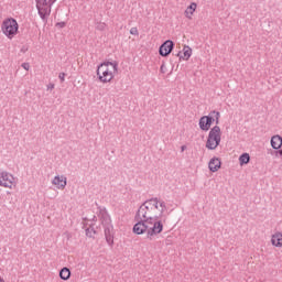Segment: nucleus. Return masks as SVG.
Returning <instances> with one entry per match:
<instances>
[{
  "mask_svg": "<svg viewBox=\"0 0 282 282\" xmlns=\"http://www.w3.org/2000/svg\"><path fill=\"white\" fill-rule=\"evenodd\" d=\"M58 78L61 83H65V73H59Z\"/></svg>",
  "mask_w": 282,
  "mask_h": 282,
  "instance_id": "25",
  "label": "nucleus"
},
{
  "mask_svg": "<svg viewBox=\"0 0 282 282\" xmlns=\"http://www.w3.org/2000/svg\"><path fill=\"white\" fill-rule=\"evenodd\" d=\"M69 276H72V271H69V268L64 267L59 271V279H62V281H69Z\"/></svg>",
  "mask_w": 282,
  "mask_h": 282,
  "instance_id": "17",
  "label": "nucleus"
},
{
  "mask_svg": "<svg viewBox=\"0 0 282 282\" xmlns=\"http://www.w3.org/2000/svg\"><path fill=\"white\" fill-rule=\"evenodd\" d=\"M52 184L63 191L67 186V177L57 175L53 178Z\"/></svg>",
  "mask_w": 282,
  "mask_h": 282,
  "instance_id": "11",
  "label": "nucleus"
},
{
  "mask_svg": "<svg viewBox=\"0 0 282 282\" xmlns=\"http://www.w3.org/2000/svg\"><path fill=\"white\" fill-rule=\"evenodd\" d=\"M47 89H54V84H48Z\"/></svg>",
  "mask_w": 282,
  "mask_h": 282,
  "instance_id": "30",
  "label": "nucleus"
},
{
  "mask_svg": "<svg viewBox=\"0 0 282 282\" xmlns=\"http://www.w3.org/2000/svg\"><path fill=\"white\" fill-rule=\"evenodd\" d=\"M39 15L42 21H47V17L52 14V6L56 3V0H35Z\"/></svg>",
  "mask_w": 282,
  "mask_h": 282,
  "instance_id": "4",
  "label": "nucleus"
},
{
  "mask_svg": "<svg viewBox=\"0 0 282 282\" xmlns=\"http://www.w3.org/2000/svg\"><path fill=\"white\" fill-rule=\"evenodd\" d=\"M198 126L202 131H208L210 129V126L207 124L206 116L200 117Z\"/></svg>",
  "mask_w": 282,
  "mask_h": 282,
  "instance_id": "18",
  "label": "nucleus"
},
{
  "mask_svg": "<svg viewBox=\"0 0 282 282\" xmlns=\"http://www.w3.org/2000/svg\"><path fill=\"white\" fill-rule=\"evenodd\" d=\"M274 154H275V156L276 158H282V150H276L275 152H274Z\"/></svg>",
  "mask_w": 282,
  "mask_h": 282,
  "instance_id": "27",
  "label": "nucleus"
},
{
  "mask_svg": "<svg viewBox=\"0 0 282 282\" xmlns=\"http://www.w3.org/2000/svg\"><path fill=\"white\" fill-rule=\"evenodd\" d=\"M239 164H240V166H243V164H250V154L249 153H242L239 156Z\"/></svg>",
  "mask_w": 282,
  "mask_h": 282,
  "instance_id": "19",
  "label": "nucleus"
},
{
  "mask_svg": "<svg viewBox=\"0 0 282 282\" xmlns=\"http://www.w3.org/2000/svg\"><path fill=\"white\" fill-rule=\"evenodd\" d=\"M98 217H99L102 226H107V225L111 224V216H109L107 208L99 207Z\"/></svg>",
  "mask_w": 282,
  "mask_h": 282,
  "instance_id": "9",
  "label": "nucleus"
},
{
  "mask_svg": "<svg viewBox=\"0 0 282 282\" xmlns=\"http://www.w3.org/2000/svg\"><path fill=\"white\" fill-rule=\"evenodd\" d=\"M195 10H197V3L192 2L184 12L186 19L191 21L193 19V14H195Z\"/></svg>",
  "mask_w": 282,
  "mask_h": 282,
  "instance_id": "13",
  "label": "nucleus"
},
{
  "mask_svg": "<svg viewBox=\"0 0 282 282\" xmlns=\"http://www.w3.org/2000/svg\"><path fill=\"white\" fill-rule=\"evenodd\" d=\"M1 31L4 36L14 39L19 34V22L14 18H7L1 25Z\"/></svg>",
  "mask_w": 282,
  "mask_h": 282,
  "instance_id": "2",
  "label": "nucleus"
},
{
  "mask_svg": "<svg viewBox=\"0 0 282 282\" xmlns=\"http://www.w3.org/2000/svg\"><path fill=\"white\" fill-rule=\"evenodd\" d=\"M57 28H64L65 26V22H59L56 24Z\"/></svg>",
  "mask_w": 282,
  "mask_h": 282,
  "instance_id": "28",
  "label": "nucleus"
},
{
  "mask_svg": "<svg viewBox=\"0 0 282 282\" xmlns=\"http://www.w3.org/2000/svg\"><path fill=\"white\" fill-rule=\"evenodd\" d=\"M91 221H98V218L96 216H93Z\"/></svg>",
  "mask_w": 282,
  "mask_h": 282,
  "instance_id": "32",
  "label": "nucleus"
},
{
  "mask_svg": "<svg viewBox=\"0 0 282 282\" xmlns=\"http://www.w3.org/2000/svg\"><path fill=\"white\" fill-rule=\"evenodd\" d=\"M272 246H275V248H282V234L276 232L271 238Z\"/></svg>",
  "mask_w": 282,
  "mask_h": 282,
  "instance_id": "16",
  "label": "nucleus"
},
{
  "mask_svg": "<svg viewBox=\"0 0 282 282\" xmlns=\"http://www.w3.org/2000/svg\"><path fill=\"white\" fill-rule=\"evenodd\" d=\"M174 47L175 43L171 40H166L159 48L160 56H169Z\"/></svg>",
  "mask_w": 282,
  "mask_h": 282,
  "instance_id": "7",
  "label": "nucleus"
},
{
  "mask_svg": "<svg viewBox=\"0 0 282 282\" xmlns=\"http://www.w3.org/2000/svg\"><path fill=\"white\" fill-rule=\"evenodd\" d=\"M209 171H212V173H217V171H219L221 169V160H219V158H213L209 163Z\"/></svg>",
  "mask_w": 282,
  "mask_h": 282,
  "instance_id": "12",
  "label": "nucleus"
},
{
  "mask_svg": "<svg viewBox=\"0 0 282 282\" xmlns=\"http://www.w3.org/2000/svg\"><path fill=\"white\" fill-rule=\"evenodd\" d=\"M192 55H193V48H191L189 46H184L183 55H182V52H178L176 54V56H178L180 58H183V61H188V58H191Z\"/></svg>",
  "mask_w": 282,
  "mask_h": 282,
  "instance_id": "14",
  "label": "nucleus"
},
{
  "mask_svg": "<svg viewBox=\"0 0 282 282\" xmlns=\"http://www.w3.org/2000/svg\"><path fill=\"white\" fill-rule=\"evenodd\" d=\"M97 76L100 83H111L113 80V73L109 68L98 66Z\"/></svg>",
  "mask_w": 282,
  "mask_h": 282,
  "instance_id": "6",
  "label": "nucleus"
},
{
  "mask_svg": "<svg viewBox=\"0 0 282 282\" xmlns=\"http://www.w3.org/2000/svg\"><path fill=\"white\" fill-rule=\"evenodd\" d=\"M219 118H221V115L217 110H213L209 112L208 116H205L206 122L209 126V129L213 124V122H216V124H219Z\"/></svg>",
  "mask_w": 282,
  "mask_h": 282,
  "instance_id": "10",
  "label": "nucleus"
},
{
  "mask_svg": "<svg viewBox=\"0 0 282 282\" xmlns=\"http://www.w3.org/2000/svg\"><path fill=\"white\" fill-rule=\"evenodd\" d=\"M219 144H221V128H219V126H215L210 129L207 137L206 149L215 151Z\"/></svg>",
  "mask_w": 282,
  "mask_h": 282,
  "instance_id": "3",
  "label": "nucleus"
},
{
  "mask_svg": "<svg viewBox=\"0 0 282 282\" xmlns=\"http://www.w3.org/2000/svg\"><path fill=\"white\" fill-rule=\"evenodd\" d=\"M23 69H25L26 72L30 70V63H23L22 64Z\"/></svg>",
  "mask_w": 282,
  "mask_h": 282,
  "instance_id": "26",
  "label": "nucleus"
},
{
  "mask_svg": "<svg viewBox=\"0 0 282 282\" xmlns=\"http://www.w3.org/2000/svg\"><path fill=\"white\" fill-rule=\"evenodd\" d=\"M130 34H132V36H138V34H139L138 28H131L130 29Z\"/></svg>",
  "mask_w": 282,
  "mask_h": 282,
  "instance_id": "23",
  "label": "nucleus"
},
{
  "mask_svg": "<svg viewBox=\"0 0 282 282\" xmlns=\"http://www.w3.org/2000/svg\"><path fill=\"white\" fill-rule=\"evenodd\" d=\"M0 282H3V279L0 278Z\"/></svg>",
  "mask_w": 282,
  "mask_h": 282,
  "instance_id": "33",
  "label": "nucleus"
},
{
  "mask_svg": "<svg viewBox=\"0 0 282 282\" xmlns=\"http://www.w3.org/2000/svg\"><path fill=\"white\" fill-rule=\"evenodd\" d=\"M186 149V145H182L181 147V151H182V153H184V150Z\"/></svg>",
  "mask_w": 282,
  "mask_h": 282,
  "instance_id": "31",
  "label": "nucleus"
},
{
  "mask_svg": "<svg viewBox=\"0 0 282 282\" xmlns=\"http://www.w3.org/2000/svg\"><path fill=\"white\" fill-rule=\"evenodd\" d=\"M105 23H101L99 26H98V30H105Z\"/></svg>",
  "mask_w": 282,
  "mask_h": 282,
  "instance_id": "29",
  "label": "nucleus"
},
{
  "mask_svg": "<svg viewBox=\"0 0 282 282\" xmlns=\"http://www.w3.org/2000/svg\"><path fill=\"white\" fill-rule=\"evenodd\" d=\"M161 74H166V65L163 63L160 67Z\"/></svg>",
  "mask_w": 282,
  "mask_h": 282,
  "instance_id": "24",
  "label": "nucleus"
},
{
  "mask_svg": "<svg viewBox=\"0 0 282 282\" xmlns=\"http://www.w3.org/2000/svg\"><path fill=\"white\" fill-rule=\"evenodd\" d=\"M159 204H160V207H161V212H160L159 217H160V219H162V215H164V210H166V203L164 200H161V202H159Z\"/></svg>",
  "mask_w": 282,
  "mask_h": 282,
  "instance_id": "22",
  "label": "nucleus"
},
{
  "mask_svg": "<svg viewBox=\"0 0 282 282\" xmlns=\"http://www.w3.org/2000/svg\"><path fill=\"white\" fill-rule=\"evenodd\" d=\"M105 238L108 246H113V237L116 231L113 230V225L110 223L108 225H104Z\"/></svg>",
  "mask_w": 282,
  "mask_h": 282,
  "instance_id": "8",
  "label": "nucleus"
},
{
  "mask_svg": "<svg viewBox=\"0 0 282 282\" xmlns=\"http://www.w3.org/2000/svg\"><path fill=\"white\" fill-rule=\"evenodd\" d=\"M17 185V181L14 178V175H12L10 172H0V186L3 188H12V186Z\"/></svg>",
  "mask_w": 282,
  "mask_h": 282,
  "instance_id": "5",
  "label": "nucleus"
},
{
  "mask_svg": "<svg viewBox=\"0 0 282 282\" xmlns=\"http://www.w3.org/2000/svg\"><path fill=\"white\" fill-rule=\"evenodd\" d=\"M95 235H98V231L94 228V224H90L89 228H86V237L94 239Z\"/></svg>",
  "mask_w": 282,
  "mask_h": 282,
  "instance_id": "20",
  "label": "nucleus"
},
{
  "mask_svg": "<svg viewBox=\"0 0 282 282\" xmlns=\"http://www.w3.org/2000/svg\"><path fill=\"white\" fill-rule=\"evenodd\" d=\"M271 147L275 151H279V149H281V147H282V138H281V135L275 134V135H273L271 138Z\"/></svg>",
  "mask_w": 282,
  "mask_h": 282,
  "instance_id": "15",
  "label": "nucleus"
},
{
  "mask_svg": "<svg viewBox=\"0 0 282 282\" xmlns=\"http://www.w3.org/2000/svg\"><path fill=\"white\" fill-rule=\"evenodd\" d=\"M160 205L158 197L147 199L137 210L134 215V221H137L132 228L134 235H147L149 241H153L158 235L164 230V223L160 219V216L155 215Z\"/></svg>",
  "mask_w": 282,
  "mask_h": 282,
  "instance_id": "1",
  "label": "nucleus"
},
{
  "mask_svg": "<svg viewBox=\"0 0 282 282\" xmlns=\"http://www.w3.org/2000/svg\"><path fill=\"white\" fill-rule=\"evenodd\" d=\"M111 65L113 67V72H118V62H104L99 65V67H109Z\"/></svg>",
  "mask_w": 282,
  "mask_h": 282,
  "instance_id": "21",
  "label": "nucleus"
}]
</instances>
